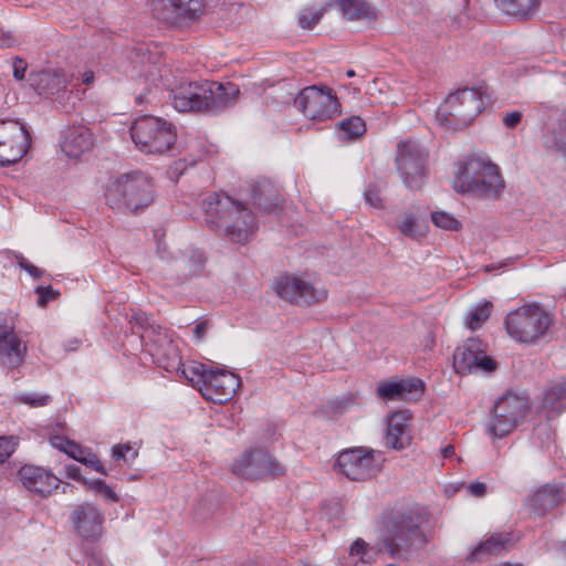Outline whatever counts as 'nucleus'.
<instances>
[{
	"label": "nucleus",
	"instance_id": "1",
	"mask_svg": "<svg viewBox=\"0 0 566 566\" xmlns=\"http://www.w3.org/2000/svg\"><path fill=\"white\" fill-rule=\"evenodd\" d=\"M423 522V516L413 509H397L385 515L382 543L388 554L408 559L423 548L428 543Z\"/></svg>",
	"mask_w": 566,
	"mask_h": 566
},
{
	"label": "nucleus",
	"instance_id": "2",
	"mask_svg": "<svg viewBox=\"0 0 566 566\" xmlns=\"http://www.w3.org/2000/svg\"><path fill=\"white\" fill-rule=\"evenodd\" d=\"M203 209L207 222L233 242H247L256 227L253 213L227 195H208Z\"/></svg>",
	"mask_w": 566,
	"mask_h": 566
},
{
	"label": "nucleus",
	"instance_id": "3",
	"mask_svg": "<svg viewBox=\"0 0 566 566\" xmlns=\"http://www.w3.org/2000/svg\"><path fill=\"white\" fill-rule=\"evenodd\" d=\"M154 184L143 171L120 174L108 180L104 198L106 205L122 213H138L154 201Z\"/></svg>",
	"mask_w": 566,
	"mask_h": 566
},
{
	"label": "nucleus",
	"instance_id": "4",
	"mask_svg": "<svg viewBox=\"0 0 566 566\" xmlns=\"http://www.w3.org/2000/svg\"><path fill=\"white\" fill-rule=\"evenodd\" d=\"M453 189L483 199H499L505 181L497 165L484 157H469L458 167Z\"/></svg>",
	"mask_w": 566,
	"mask_h": 566
},
{
	"label": "nucleus",
	"instance_id": "5",
	"mask_svg": "<svg viewBox=\"0 0 566 566\" xmlns=\"http://www.w3.org/2000/svg\"><path fill=\"white\" fill-rule=\"evenodd\" d=\"M491 101L488 85L463 87L448 95L437 109L436 118L441 125L459 129L468 126Z\"/></svg>",
	"mask_w": 566,
	"mask_h": 566
},
{
	"label": "nucleus",
	"instance_id": "6",
	"mask_svg": "<svg viewBox=\"0 0 566 566\" xmlns=\"http://www.w3.org/2000/svg\"><path fill=\"white\" fill-rule=\"evenodd\" d=\"M553 323V316L539 304H525L505 317L507 334L520 343L532 344L543 337Z\"/></svg>",
	"mask_w": 566,
	"mask_h": 566
},
{
	"label": "nucleus",
	"instance_id": "7",
	"mask_svg": "<svg viewBox=\"0 0 566 566\" xmlns=\"http://www.w3.org/2000/svg\"><path fill=\"white\" fill-rule=\"evenodd\" d=\"M130 136L136 147L145 154H164L176 143L174 126L166 120L145 115L134 120Z\"/></svg>",
	"mask_w": 566,
	"mask_h": 566
},
{
	"label": "nucleus",
	"instance_id": "8",
	"mask_svg": "<svg viewBox=\"0 0 566 566\" xmlns=\"http://www.w3.org/2000/svg\"><path fill=\"white\" fill-rule=\"evenodd\" d=\"M530 408L528 399L523 396L507 394L500 398L493 407L486 432L492 438H502L511 433L523 420Z\"/></svg>",
	"mask_w": 566,
	"mask_h": 566
},
{
	"label": "nucleus",
	"instance_id": "9",
	"mask_svg": "<svg viewBox=\"0 0 566 566\" xmlns=\"http://www.w3.org/2000/svg\"><path fill=\"white\" fill-rule=\"evenodd\" d=\"M303 115L313 120H327L340 114V104L328 87L308 86L294 101Z\"/></svg>",
	"mask_w": 566,
	"mask_h": 566
},
{
	"label": "nucleus",
	"instance_id": "10",
	"mask_svg": "<svg viewBox=\"0 0 566 566\" xmlns=\"http://www.w3.org/2000/svg\"><path fill=\"white\" fill-rule=\"evenodd\" d=\"M232 471L245 480H262L269 476H282L285 468L268 450L254 448L245 451L234 461Z\"/></svg>",
	"mask_w": 566,
	"mask_h": 566
},
{
	"label": "nucleus",
	"instance_id": "11",
	"mask_svg": "<svg viewBox=\"0 0 566 566\" xmlns=\"http://www.w3.org/2000/svg\"><path fill=\"white\" fill-rule=\"evenodd\" d=\"M427 157V150L415 140L398 144L396 166L408 188L419 189L423 184Z\"/></svg>",
	"mask_w": 566,
	"mask_h": 566
},
{
	"label": "nucleus",
	"instance_id": "12",
	"mask_svg": "<svg viewBox=\"0 0 566 566\" xmlns=\"http://www.w3.org/2000/svg\"><path fill=\"white\" fill-rule=\"evenodd\" d=\"M31 137L24 125L18 120L0 122V165L9 166L19 161L28 151Z\"/></svg>",
	"mask_w": 566,
	"mask_h": 566
},
{
	"label": "nucleus",
	"instance_id": "13",
	"mask_svg": "<svg viewBox=\"0 0 566 566\" xmlns=\"http://www.w3.org/2000/svg\"><path fill=\"white\" fill-rule=\"evenodd\" d=\"M380 454L376 458L373 450L356 448L339 453L336 464L349 480L364 481L380 469Z\"/></svg>",
	"mask_w": 566,
	"mask_h": 566
},
{
	"label": "nucleus",
	"instance_id": "14",
	"mask_svg": "<svg viewBox=\"0 0 566 566\" xmlns=\"http://www.w3.org/2000/svg\"><path fill=\"white\" fill-rule=\"evenodd\" d=\"M453 367L458 374L495 370L496 363L485 354V345L479 338H469L453 354Z\"/></svg>",
	"mask_w": 566,
	"mask_h": 566
},
{
	"label": "nucleus",
	"instance_id": "15",
	"mask_svg": "<svg viewBox=\"0 0 566 566\" xmlns=\"http://www.w3.org/2000/svg\"><path fill=\"white\" fill-rule=\"evenodd\" d=\"M70 521L75 534L85 542L95 543L104 534V513L93 503L76 505L70 514Z\"/></svg>",
	"mask_w": 566,
	"mask_h": 566
},
{
	"label": "nucleus",
	"instance_id": "16",
	"mask_svg": "<svg viewBox=\"0 0 566 566\" xmlns=\"http://www.w3.org/2000/svg\"><path fill=\"white\" fill-rule=\"evenodd\" d=\"M275 289L281 298L298 305L319 303L327 296L325 290L314 286L302 277L291 275L281 276Z\"/></svg>",
	"mask_w": 566,
	"mask_h": 566
},
{
	"label": "nucleus",
	"instance_id": "17",
	"mask_svg": "<svg viewBox=\"0 0 566 566\" xmlns=\"http://www.w3.org/2000/svg\"><path fill=\"white\" fill-rule=\"evenodd\" d=\"M205 385L200 387L202 397L214 403L228 402L240 386L239 377L228 370L209 369Z\"/></svg>",
	"mask_w": 566,
	"mask_h": 566
},
{
	"label": "nucleus",
	"instance_id": "18",
	"mask_svg": "<svg viewBox=\"0 0 566 566\" xmlns=\"http://www.w3.org/2000/svg\"><path fill=\"white\" fill-rule=\"evenodd\" d=\"M18 479L27 491L40 497H48L60 484L51 472L32 464L22 465Z\"/></svg>",
	"mask_w": 566,
	"mask_h": 566
},
{
	"label": "nucleus",
	"instance_id": "19",
	"mask_svg": "<svg viewBox=\"0 0 566 566\" xmlns=\"http://www.w3.org/2000/svg\"><path fill=\"white\" fill-rule=\"evenodd\" d=\"M566 501V491L558 483L541 485L526 499V506L536 516H544Z\"/></svg>",
	"mask_w": 566,
	"mask_h": 566
},
{
	"label": "nucleus",
	"instance_id": "20",
	"mask_svg": "<svg viewBox=\"0 0 566 566\" xmlns=\"http://www.w3.org/2000/svg\"><path fill=\"white\" fill-rule=\"evenodd\" d=\"M517 537L511 532L493 533L479 543L467 556L470 563H481L490 557L500 556L509 552L515 544Z\"/></svg>",
	"mask_w": 566,
	"mask_h": 566
},
{
	"label": "nucleus",
	"instance_id": "21",
	"mask_svg": "<svg viewBox=\"0 0 566 566\" xmlns=\"http://www.w3.org/2000/svg\"><path fill=\"white\" fill-rule=\"evenodd\" d=\"M14 78L40 96H50L65 88L64 73H13Z\"/></svg>",
	"mask_w": 566,
	"mask_h": 566
},
{
	"label": "nucleus",
	"instance_id": "22",
	"mask_svg": "<svg viewBox=\"0 0 566 566\" xmlns=\"http://www.w3.org/2000/svg\"><path fill=\"white\" fill-rule=\"evenodd\" d=\"M209 81L190 82L179 85V112L209 113Z\"/></svg>",
	"mask_w": 566,
	"mask_h": 566
},
{
	"label": "nucleus",
	"instance_id": "23",
	"mask_svg": "<svg viewBox=\"0 0 566 566\" xmlns=\"http://www.w3.org/2000/svg\"><path fill=\"white\" fill-rule=\"evenodd\" d=\"M422 392L423 382L417 378L388 381L377 388L378 396L385 400L416 401Z\"/></svg>",
	"mask_w": 566,
	"mask_h": 566
},
{
	"label": "nucleus",
	"instance_id": "24",
	"mask_svg": "<svg viewBox=\"0 0 566 566\" xmlns=\"http://www.w3.org/2000/svg\"><path fill=\"white\" fill-rule=\"evenodd\" d=\"M61 146L67 157L78 159L92 150L94 146L93 134L84 125H73L66 129Z\"/></svg>",
	"mask_w": 566,
	"mask_h": 566
},
{
	"label": "nucleus",
	"instance_id": "25",
	"mask_svg": "<svg viewBox=\"0 0 566 566\" xmlns=\"http://www.w3.org/2000/svg\"><path fill=\"white\" fill-rule=\"evenodd\" d=\"M140 339L146 346L154 347L149 350L153 356L157 357L158 361L169 354L175 355L177 350L172 336L160 325L148 326L144 332H140Z\"/></svg>",
	"mask_w": 566,
	"mask_h": 566
},
{
	"label": "nucleus",
	"instance_id": "26",
	"mask_svg": "<svg viewBox=\"0 0 566 566\" xmlns=\"http://www.w3.org/2000/svg\"><path fill=\"white\" fill-rule=\"evenodd\" d=\"M410 415L408 411L392 413L387 422L386 444L392 449L400 450L410 442L409 432Z\"/></svg>",
	"mask_w": 566,
	"mask_h": 566
},
{
	"label": "nucleus",
	"instance_id": "27",
	"mask_svg": "<svg viewBox=\"0 0 566 566\" xmlns=\"http://www.w3.org/2000/svg\"><path fill=\"white\" fill-rule=\"evenodd\" d=\"M209 113L218 114L223 109L232 106L239 95L238 85L227 82L219 83L209 81Z\"/></svg>",
	"mask_w": 566,
	"mask_h": 566
},
{
	"label": "nucleus",
	"instance_id": "28",
	"mask_svg": "<svg viewBox=\"0 0 566 566\" xmlns=\"http://www.w3.org/2000/svg\"><path fill=\"white\" fill-rule=\"evenodd\" d=\"M253 203L268 213L275 212L281 202V196L270 180L258 181L252 189Z\"/></svg>",
	"mask_w": 566,
	"mask_h": 566
},
{
	"label": "nucleus",
	"instance_id": "29",
	"mask_svg": "<svg viewBox=\"0 0 566 566\" xmlns=\"http://www.w3.org/2000/svg\"><path fill=\"white\" fill-rule=\"evenodd\" d=\"M27 350V345L13 335L0 343V364L9 369H17L24 363Z\"/></svg>",
	"mask_w": 566,
	"mask_h": 566
},
{
	"label": "nucleus",
	"instance_id": "30",
	"mask_svg": "<svg viewBox=\"0 0 566 566\" xmlns=\"http://www.w3.org/2000/svg\"><path fill=\"white\" fill-rule=\"evenodd\" d=\"M496 6L507 15L518 19L531 18L538 9L541 0H494Z\"/></svg>",
	"mask_w": 566,
	"mask_h": 566
},
{
	"label": "nucleus",
	"instance_id": "31",
	"mask_svg": "<svg viewBox=\"0 0 566 566\" xmlns=\"http://www.w3.org/2000/svg\"><path fill=\"white\" fill-rule=\"evenodd\" d=\"M209 369L201 363H185L179 367V381H181V379L185 380L200 392V387L205 385Z\"/></svg>",
	"mask_w": 566,
	"mask_h": 566
},
{
	"label": "nucleus",
	"instance_id": "32",
	"mask_svg": "<svg viewBox=\"0 0 566 566\" xmlns=\"http://www.w3.org/2000/svg\"><path fill=\"white\" fill-rule=\"evenodd\" d=\"M565 400L566 380H556L547 387L543 399V407L552 411H560Z\"/></svg>",
	"mask_w": 566,
	"mask_h": 566
},
{
	"label": "nucleus",
	"instance_id": "33",
	"mask_svg": "<svg viewBox=\"0 0 566 566\" xmlns=\"http://www.w3.org/2000/svg\"><path fill=\"white\" fill-rule=\"evenodd\" d=\"M337 4L343 12V15L348 20H359L368 18L371 14V8L365 0H336Z\"/></svg>",
	"mask_w": 566,
	"mask_h": 566
},
{
	"label": "nucleus",
	"instance_id": "34",
	"mask_svg": "<svg viewBox=\"0 0 566 566\" xmlns=\"http://www.w3.org/2000/svg\"><path fill=\"white\" fill-rule=\"evenodd\" d=\"M185 151L182 158H179V163L181 160H189L190 165L196 164L198 160H201L205 155V143L201 138L188 134L185 136L182 150L179 148V156Z\"/></svg>",
	"mask_w": 566,
	"mask_h": 566
},
{
	"label": "nucleus",
	"instance_id": "35",
	"mask_svg": "<svg viewBox=\"0 0 566 566\" xmlns=\"http://www.w3.org/2000/svg\"><path fill=\"white\" fill-rule=\"evenodd\" d=\"M151 10L156 19L175 24L177 20V0H153Z\"/></svg>",
	"mask_w": 566,
	"mask_h": 566
},
{
	"label": "nucleus",
	"instance_id": "36",
	"mask_svg": "<svg viewBox=\"0 0 566 566\" xmlns=\"http://www.w3.org/2000/svg\"><path fill=\"white\" fill-rule=\"evenodd\" d=\"M365 132L366 124L358 116L344 119L338 124V133L342 139H356L360 137Z\"/></svg>",
	"mask_w": 566,
	"mask_h": 566
},
{
	"label": "nucleus",
	"instance_id": "37",
	"mask_svg": "<svg viewBox=\"0 0 566 566\" xmlns=\"http://www.w3.org/2000/svg\"><path fill=\"white\" fill-rule=\"evenodd\" d=\"M349 554L353 558L357 557L359 562L370 565L376 560L378 552L365 541L358 538L352 544Z\"/></svg>",
	"mask_w": 566,
	"mask_h": 566
},
{
	"label": "nucleus",
	"instance_id": "38",
	"mask_svg": "<svg viewBox=\"0 0 566 566\" xmlns=\"http://www.w3.org/2000/svg\"><path fill=\"white\" fill-rule=\"evenodd\" d=\"M203 0H179V23L181 20L195 21L203 12Z\"/></svg>",
	"mask_w": 566,
	"mask_h": 566
},
{
	"label": "nucleus",
	"instance_id": "39",
	"mask_svg": "<svg viewBox=\"0 0 566 566\" xmlns=\"http://www.w3.org/2000/svg\"><path fill=\"white\" fill-rule=\"evenodd\" d=\"M492 308L491 302H484L482 305L476 306L467 316L468 327L475 331L490 317Z\"/></svg>",
	"mask_w": 566,
	"mask_h": 566
},
{
	"label": "nucleus",
	"instance_id": "40",
	"mask_svg": "<svg viewBox=\"0 0 566 566\" xmlns=\"http://www.w3.org/2000/svg\"><path fill=\"white\" fill-rule=\"evenodd\" d=\"M398 229L403 235L410 239H417L423 235V232L420 226L418 224L417 217L411 212H407L403 214V218L399 223Z\"/></svg>",
	"mask_w": 566,
	"mask_h": 566
},
{
	"label": "nucleus",
	"instance_id": "41",
	"mask_svg": "<svg viewBox=\"0 0 566 566\" xmlns=\"http://www.w3.org/2000/svg\"><path fill=\"white\" fill-rule=\"evenodd\" d=\"M87 486L107 503H117L119 501V497L114 489L101 479L91 480Z\"/></svg>",
	"mask_w": 566,
	"mask_h": 566
},
{
	"label": "nucleus",
	"instance_id": "42",
	"mask_svg": "<svg viewBox=\"0 0 566 566\" xmlns=\"http://www.w3.org/2000/svg\"><path fill=\"white\" fill-rule=\"evenodd\" d=\"M324 15L323 8H305L300 12L298 24L303 29H313Z\"/></svg>",
	"mask_w": 566,
	"mask_h": 566
},
{
	"label": "nucleus",
	"instance_id": "43",
	"mask_svg": "<svg viewBox=\"0 0 566 566\" xmlns=\"http://www.w3.org/2000/svg\"><path fill=\"white\" fill-rule=\"evenodd\" d=\"M431 220L436 227L444 230L457 231L461 227V223L458 219L444 211L432 212Z\"/></svg>",
	"mask_w": 566,
	"mask_h": 566
},
{
	"label": "nucleus",
	"instance_id": "44",
	"mask_svg": "<svg viewBox=\"0 0 566 566\" xmlns=\"http://www.w3.org/2000/svg\"><path fill=\"white\" fill-rule=\"evenodd\" d=\"M205 253L199 249H191L186 258V263L190 275L200 274L206 264Z\"/></svg>",
	"mask_w": 566,
	"mask_h": 566
},
{
	"label": "nucleus",
	"instance_id": "45",
	"mask_svg": "<svg viewBox=\"0 0 566 566\" xmlns=\"http://www.w3.org/2000/svg\"><path fill=\"white\" fill-rule=\"evenodd\" d=\"M34 292L38 294L36 303L40 307H45L50 302L55 301L60 296V292L51 286H38Z\"/></svg>",
	"mask_w": 566,
	"mask_h": 566
},
{
	"label": "nucleus",
	"instance_id": "46",
	"mask_svg": "<svg viewBox=\"0 0 566 566\" xmlns=\"http://www.w3.org/2000/svg\"><path fill=\"white\" fill-rule=\"evenodd\" d=\"M17 444L18 442L13 437H0V464L11 457Z\"/></svg>",
	"mask_w": 566,
	"mask_h": 566
},
{
	"label": "nucleus",
	"instance_id": "47",
	"mask_svg": "<svg viewBox=\"0 0 566 566\" xmlns=\"http://www.w3.org/2000/svg\"><path fill=\"white\" fill-rule=\"evenodd\" d=\"M19 400L31 407H43L50 403L51 397L49 395L22 394Z\"/></svg>",
	"mask_w": 566,
	"mask_h": 566
},
{
	"label": "nucleus",
	"instance_id": "48",
	"mask_svg": "<svg viewBox=\"0 0 566 566\" xmlns=\"http://www.w3.org/2000/svg\"><path fill=\"white\" fill-rule=\"evenodd\" d=\"M132 325V331L135 334L140 336V332H144L148 326H153L154 324L149 323V318L145 313H136L132 316L129 321Z\"/></svg>",
	"mask_w": 566,
	"mask_h": 566
},
{
	"label": "nucleus",
	"instance_id": "49",
	"mask_svg": "<svg viewBox=\"0 0 566 566\" xmlns=\"http://www.w3.org/2000/svg\"><path fill=\"white\" fill-rule=\"evenodd\" d=\"M81 463L85 464L86 467L93 469L94 471H96L101 474H104V475L107 474L104 465L102 464V462L99 461L97 455L90 452L88 450L84 454L83 459H81Z\"/></svg>",
	"mask_w": 566,
	"mask_h": 566
},
{
	"label": "nucleus",
	"instance_id": "50",
	"mask_svg": "<svg viewBox=\"0 0 566 566\" xmlns=\"http://www.w3.org/2000/svg\"><path fill=\"white\" fill-rule=\"evenodd\" d=\"M130 453V458L137 457V451L134 450L129 444H116L112 448V457L115 460H127V455Z\"/></svg>",
	"mask_w": 566,
	"mask_h": 566
},
{
	"label": "nucleus",
	"instance_id": "51",
	"mask_svg": "<svg viewBox=\"0 0 566 566\" xmlns=\"http://www.w3.org/2000/svg\"><path fill=\"white\" fill-rule=\"evenodd\" d=\"M64 447H65V453L81 462V459H83L84 454L86 453V449L82 448L80 444L73 442V441H70V442H64Z\"/></svg>",
	"mask_w": 566,
	"mask_h": 566
},
{
	"label": "nucleus",
	"instance_id": "52",
	"mask_svg": "<svg viewBox=\"0 0 566 566\" xmlns=\"http://www.w3.org/2000/svg\"><path fill=\"white\" fill-rule=\"evenodd\" d=\"M14 334V326L4 315L0 314V343L10 338Z\"/></svg>",
	"mask_w": 566,
	"mask_h": 566
},
{
	"label": "nucleus",
	"instance_id": "53",
	"mask_svg": "<svg viewBox=\"0 0 566 566\" xmlns=\"http://www.w3.org/2000/svg\"><path fill=\"white\" fill-rule=\"evenodd\" d=\"M522 113L520 111H513L503 116L502 123L506 128H515L522 120Z\"/></svg>",
	"mask_w": 566,
	"mask_h": 566
},
{
	"label": "nucleus",
	"instance_id": "54",
	"mask_svg": "<svg viewBox=\"0 0 566 566\" xmlns=\"http://www.w3.org/2000/svg\"><path fill=\"white\" fill-rule=\"evenodd\" d=\"M465 490L468 494L472 496L482 497L486 494V484L480 481H474L465 485Z\"/></svg>",
	"mask_w": 566,
	"mask_h": 566
},
{
	"label": "nucleus",
	"instance_id": "55",
	"mask_svg": "<svg viewBox=\"0 0 566 566\" xmlns=\"http://www.w3.org/2000/svg\"><path fill=\"white\" fill-rule=\"evenodd\" d=\"M365 200L373 208H380L382 206L381 197L374 188H369L365 191Z\"/></svg>",
	"mask_w": 566,
	"mask_h": 566
},
{
	"label": "nucleus",
	"instance_id": "56",
	"mask_svg": "<svg viewBox=\"0 0 566 566\" xmlns=\"http://www.w3.org/2000/svg\"><path fill=\"white\" fill-rule=\"evenodd\" d=\"M547 149H555L559 151L563 157L566 159V139L562 137L554 136L553 140L546 142Z\"/></svg>",
	"mask_w": 566,
	"mask_h": 566
},
{
	"label": "nucleus",
	"instance_id": "57",
	"mask_svg": "<svg viewBox=\"0 0 566 566\" xmlns=\"http://www.w3.org/2000/svg\"><path fill=\"white\" fill-rule=\"evenodd\" d=\"M19 265L21 269L25 270L32 277L39 279L43 271L30 263L25 258L21 256L19 260Z\"/></svg>",
	"mask_w": 566,
	"mask_h": 566
},
{
	"label": "nucleus",
	"instance_id": "58",
	"mask_svg": "<svg viewBox=\"0 0 566 566\" xmlns=\"http://www.w3.org/2000/svg\"><path fill=\"white\" fill-rule=\"evenodd\" d=\"M65 472L67 478L80 481L84 483L85 485H88L90 481H86L81 475V469L76 464H69L65 467Z\"/></svg>",
	"mask_w": 566,
	"mask_h": 566
},
{
	"label": "nucleus",
	"instance_id": "59",
	"mask_svg": "<svg viewBox=\"0 0 566 566\" xmlns=\"http://www.w3.org/2000/svg\"><path fill=\"white\" fill-rule=\"evenodd\" d=\"M207 331H208L207 322H199L192 328V334L197 340H201L205 337Z\"/></svg>",
	"mask_w": 566,
	"mask_h": 566
},
{
	"label": "nucleus",
	"instance_id": "60",
	"mask_svg": "<svg viewBox=\"0 0 566 566\" xmlns=\"http://www.w3.org/2000/svg\"><path fill=\"white\" fill-rule=\"evenodd\" d=\"M27 69L28 63L23 59L17 56L12 60V71H27Z\"/></svg>",
	"mask_w": 566,
	"mask_h": 566
},
{
	"label": "nucleus",
	"instance_id": "61",
	"mask_svg": "<svg viewBox=\"0 0 566 566\" xmlns=\"http://www.w3.org/2000/svg\"><path fill=\"white\" fill-rule=\"evenodd\" d=\"M64 442H70V440H66L64 438H61V437H54L51 439V443L54 448L65 452V447H64Z\"/></svg>",
	"mask_w": 566,
	"mask_h": 566
},
{
	"label": "nucleus",
	"instance_id": "62",
	"mask_svg": "<svg viewBox=\"0 0 566 566\" xmlns=\"http://www.w3.org/2000/svg\"><path fill=\"white\" fill-rule=\"evenodd\" d=\"M442 457L448 459L454 454V447L452 444H448L441 449Z\"/></svg>",
	"mask_w": 566,
	"mask_h": 566
},
{
	"label": "nucleus",
	"instance_id": "63",
	"mask_svg": "<svg viewBox=\"0 0 566 566\" xmlns=\"http://www.w3.org/2000/svg\"><path fill=\"white\" fill-rule=\"evenodd\" d=\"M13 45V40L11 36L3 34L2 38H0V46L2 48H10Z\"/></svg>",
	"mask_w": 566,
	"mask_h": 566
},
{
	"label": "nucleus",
	"instance_id": "64",
	"mask_svg": "<svg viewBox=\"0 0 566 566\" xmlns=\"http://www.w3.org/2000/svg\"><path fill=\"white\" fill-rule=\"evenodd\" d=\"M80 346V340L74 338V339H71L69 340L66 344H65V349L66 350H76Z\"/></svg>",
	"mask_w": 566,
	"mask_h": 566
}]
</instances>
